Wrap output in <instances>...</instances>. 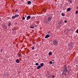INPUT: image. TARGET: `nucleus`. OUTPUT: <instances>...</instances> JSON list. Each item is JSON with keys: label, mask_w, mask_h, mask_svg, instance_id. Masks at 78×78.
<instances>
[{"label": "nucleus", "mask_w": 78, "mask_h": 78, "mask_svg": "<svg viewBox=\"0 0 78 78\" xmlns=\"http://www.w3.org/2000/svg\"><path fill=\"white\" fill-rule=\"evenodd\" d=\"M63 68L64 69L63 70V73H62V75H64L65 76H66L67 75V73H70V69H69L68 70V69H67V66L66 65H65Z\"/></svg>", "instance_id": "f257e3e1"}, {"label": "nucleus", "mask_w": 78, "mask_h": 78, "mask_svg": "<svg viewBox=\"0 0 78 78\" xmlns=\"http://www.w3.org/2000/svg\"><path fill=\"white\" fill-rule=\"evenodd\" d=\"M53 43L54 45H58V41L56 39H55L53 40Z\"/></svg>", "instance_id": "f03ea898"}, {"label": "nucleus", "mask_w": 78, "mask_h": 78, "mask_svg": "<svg viewBox=\"0 0 78 78\" xmlns=\"http://www.w3.org/2000/svg\"><path fill=\"white\" fill-rule=\"evenodd\" d=\"M59 23L60 24V25L61 24V25H63L64 23L63 20H61L59 22Z\"/></svg>", "instance_id": "7ed1b4c3"}, {"label": "nucleus", "mask_w": 78, "mask_h": 78, "mask_svg": "<svg viewBox=\"0 0 78 78\" xmlns=\"http://www.w3.org/2000/svg\"><path fill=\"white\" fill-rule=\"evenodd\" d=\"M50 37V35H48V34L45 36V39H47V37Z\"/></svg>", "instance_id": "20e7f679"}, {"label": "nucleus", "mask_w": 78, "mask_h": 78, "mask_svg": "<svg viewBox=\"0 0 78 78\" xmlns=\"http://www.w3.org/2000/svg\"><path fill=\"white\" fill-rule=\"evenodd\" d=\"M31 18V16L29 15L28 16H27V20H28V19H30Z\"/></svg>", "instance_id": "39448f33"}, {"label": "nucleus", "mask_w": 78, "mask_h": 78, "mask_svg": "<svg viewBox=\"0 0 78 78\" xmlns=\"http://www.w3.org/2000/svg\"><path fill=\"white\" fill-rule=\"evenodd\" d=\"M16 61L17 63H19V62H20V60L19 59H17L16 60Z\"/></svg>", "instance_id": "423d86ee"}, {"label": "nucleus", "mask_w": 78, "mask_h": 78, "mask_svg": "<svg viewBox=\"0 0 78 78\" xmlns=\"http://www.w3.org/2000/svg\"><path fill=\"white\" fill-rule=\"evenodd\" d=\"M71 10V8H68L67 9V12H69V11H70Z\"/></svg>", "instance_id": "0eeeda50"}, {"label": "nucleus", "mask_w": 78, "mask_h": 78, "mask_svg": "<svg viewBox=\"0 0 78 78\" xmlns=\"http://www.w3.org/2000/svg\"><path fill=\"white\" fill-rule=\"evenodd\" d=\"M40 68H41V66H39L37 67V69H40Z\"/></svg>", "instance_id": "6e6552de"}, {"label": "nucleus", "mask_w": 78, "mask_h": 78, "mask_svg": "<svg viewBox=\"0 0 78 78\" xmlns=\"http://www.w3.org/2000/svg\"><path fill=\"white\" fill-rule=\"evenodd\" d=\"M44 66V63H41L40 64V66L41 67H43Z\"/></svg>", "instance_id": "1a4fd4ad"}, {"label": "nucleus", "mask_w": 78, "mask_h": 78, "mask_svg": "<svg viewBox=\"0 0 78 78\" xmlns=\"http://www.w3.org/2000/svg\"><path fill=\"white\" fill-rule=\"evenodd\" d=\"M48 55L49 56H50V55H52V52H49Z\"/></svg>", "instance_id": "9d476101"}, {"label": "nucleus", "mask_w": 78, "mask_h": 78, "mask_svg": "<svg viewBox=\"0 0 78 78\" xmlns=\"http://www.w3.org/2000/svg\"><path fill=\"white\" fill-rule=\"evenodd\" d=\"M27 3L28 5H30V4H31V2L30 1H28Z\"/></svg>", "instance_id": "9b49d317"}, {"label": "nucleus", "mask_w": 78, "mask_h": 78, "mask_svg": "<svg viewBox=\"0 0 78 78\" xmlns=\"http://www.w3.org/2000/svg\"><path fill=\"white\" fill-rule=\"evenodd\" d=\"M51 19H52L51 18H50V17H49L48 19V20H49V21H50L51 20Z\"/></svg>", "instance_id": "f8f14e48"}, {"label": "nucleus", "mask_w": 78, "mask_h": 78, "mask_svg": "<svg viewBox=\"0 0 78 78\" xmlns=\"http://www.w3.org/2000/svg\"><path fill=\"white\" fill-rule=\"evenodd\" d=\"M30 28H34V26H32V25L30 26Z\"/></svg>", "instance_id": "ddd939ff"}, {"label": "nucleus", "mask_w": 78, "mask_h": 78, "mask_svg": "<svg viewBox=\"0 0 78 78\" xmlns=\"http://www.w3.org/2000/svg\"><path fill=\"white\" fill-rule=\"evenodd\" d=\"M61 15L62 16H63V17L65 16V14H64V13H62Z\"/></svg>", "instance_id": "4468645a"}, {"label": "nucleus", "mask_w": 78, "mask_h": 78, "mask_svg": "<svg viewBox=\"0 0 78 78\" xmlns=\"http://www.w3.org/2000/svg\"><path fill=\"white\" fill-rule=\"evenodd\" d=\"M18 57H20L21 56V54H19L17 55Z\"/></svg>", "instance_id": "2eb2a0df"}, {"label": "nucleus", "mask_w": 78, "mask_h": 78, "mask_svg": "<svg viewBox=\"0 0 78 78\" xmlns=\"http://www.w3.org/2000/svg\"><path fill=\"white\" fill-rule=\"evenodd\" d=\"M15 17H16V15H15V16H13L12 17V19H14Z\"/></svg>", "instance_id": "dca6fc26"}, {"label": "nucleus", "mask_w": 78, "mask_h": 78, "mask_svg": "<svg viewBox=\"0 0 78 78\" xmlns=\"http://www.w3.org/2000/svg\"><path fill=\"white\" fill-rule=\"evenodd\" d=\"M31 48H32V50H34V46H32Z\"/></svg>", "instance_id": "f3484780"}, {"label": "nucleus", "mask_w": 78, "mask_h": 78, "mask_svg": "<svg viewBox=\"0 0 78 78\" xmlns=\"http://www.w3.org/2000/svg\"><path fill=\"white\" fill-rule=\"evenodd\" d=\"M35 65L36 66H38V65H39V63H35Z\"/></svg>", "instance_id": "a211bd4d"}, {"label": "nucleus", "mask_w": 78, "mask_h": 78, "mask_svg": "<svg viewBox=\"0 0 78 78\" xmlns=\"http://www.w3.org/2000/svg\"><path fill=\"white\" fill-rule=\"evenodd\" d=\"M11 22L9 23L8 26H10V25H11Z\"/></svg>", "instance_id": "6ab92c4d"}, {"label": "nucleus", "mask_w": 78, "mask_h": 78, "mask_svg": "<svg viewBox=\"0 0 78 78\" xmlns=\"http://www.w3.org/2000/svg\"><path fill=\"white\" fill-rule=\"evenodd\" d=\"M78 10H76V14H78Z\"/></svg>", "instance_id": "aec40b11"}, {"label": "nucleus", "mask_w": 78, "mask_h": 78, "mask_svg": "<svg viewBox=\"0 0 78 78\" xmlns=\"http://www.w3.org/2000/svg\"><path fill=\"white\" fill-rule=\"evenodd\" d=\"M49 64H52V62L50 61L49 62Z\"/></svg>", "instance_id": "412c9836"}, {"label": "nucleus", "mask_w": 78, "mask_h": 78, "mask_svg": "<svg viewBox=\"0 0 78 78\" xmlns=\"http://www.w3.org/2000/svg\"><path fill=\"white\" fill-rule=\"evenodd\" d=\"M25 17H24V16L23 17V18H22V19H23V20H25Z\"/></svg>", "instance_id": "4be33fe9"}, {"label": "nucleus", "mask_w": 78, "mask_h": 78, "mask_svg": "<svg viewBox=\"0 0 78 78\" xmlns=\"http://www.w3.org/2000/svg\"><path fill=\"white\" fill-rule=\"evenodd\" d=\"M15 16H16V17H18V16H19V15L17 14H16Z\"/></svg>", "instance_id": "5701e85b"}, {"label": "nucleus", "mask_w": 78, "mask_h": 78, "mask_svg": "<svg viewBox=\"0 0 78 78\" xmlns=\"http://www.w3.org/2000/svg\"><path fill=\"white\" fill-rule=\"evenodd\" d=\"M72 0H71L69 1L70 3H72Z\"/></svg>", "instance_id": "b1692460"}, {"label": "nucleus", "mask_w": 78, "mask_h": 78, "mask_svg": "<svg viewBox=\"0 0 78 78\" xmlns=\"http://www.w3.org/2000/svg\"><path fill=\"white\" fill-rule=\"evenodd\" d=\"M67 20H65L64 21V23H67Z\"/></svg>", "instance_id": "393cba45"}, {"label": "nucleus", "mask_w": 78, "mask_h": 78, "mask_svg": "<svg viewBox=\"0 0 78 78\" xmlns=\"http://www.w3.org/2000/svg\"><path fill=\"white\" fill-rule=\"evenodd\" d=\"M34 23H33L32 24V27H33V26H34Z\"/></svg>", "instance_id": "a878e982"}, {"label": "nucleus", "mask_w": 78, "mask_h": 78, "mask_svg": "<svg viewBox=\"0 0 78 78\" xmlns=\"http://www.w3.org/2000/svg\"><path fill=\"white\" fill-rule=\"evenodd\" d=\"M76 32L77 33H78V30H76Z\"/></svg>", "instance_id": "bb28decb"}, {"label": "nucleus", "mask_w": 78, "mask_h": 78, "mask_svg": "<svg viewBox=\"0 0 78 78\" xmlns=\"http://www.w3.org/2000/svg\"><path fill=\"white\" fill-rule=\"evenodd\" d=\"M55 77V76H53L52 78H54Z\"/></svg>", "instance_id": "cd10ccee"}, {"label": "nucleus", "mask_w": 78, "mask_h": 78, "mask_svg": "<svg viewBox=\"0 0 78 78\" xmlns=\"http://www.w3.org/2000/svg\"><path fill=\"white\" fill-rule=\"evenodd\" d=\"M49 33H50V32H48L47 33V34H49Z\"/></svg>", "instance_id": "c85d7f7f"}, {"label": "nucleus", "mask_w": 78, "mask_h": 78, "mask_svg": "<svg viewBox=\"0 0 78 78\" xmlns=\"http://www.w3.org/2000/svg\"><path fill=\"white\" fill-rule=\"evenodd\" d=\"M35 26H36V27H37V25H36L35 24Z\"/></svg>", "instance_id": "c756f323"}, {"label": "nucleus", "mask_w": 78, "mask_h": 78, "mask_svg": "<svg viewBox=\"0 0 78 78\" xmlns=\"http://www.w3.org/2000/svg\"><path fill=\"white\" fill-rule=\"evenodd\" d=\"M35 44V42H34V43H33V44Z\"/></svg>", "instance_id": "7c9ffc66"}, {"label": "nucleus", "mask_w": 78, "mask_h": 78, "mask_svg": "<svg viewBox=\"0 0 78 78\" xmlns=\"http://www.w3.org/2000/svg\"><path fill=\"white\" fill-rule=\"evenodd\" d=\"M76 9H78V7H76Z\"/></svg>", "instance_id": "2f4dec72"}, {"label": "nucleus", "mask_w": 78, "mask_h": 78, "mask_svg": "<svg viewBox=\"0 0 78 78\" xmlns=\"http://www.w3.org/2000/svg\"><path fill=\"white\" fill-rule=\"evenodd\" d=\"M1 52H2V51H3V50H1Z\"/></svg>", "instance_id": "473e14b6"}, {"label": "nucleus", "mask_w": 78, "mask_h": 78, "mask_svg": "<svg viewBox=\"0 0 78 78\" xmlns=\"http://www.w3.org/2000/svg\"><path fill=\"white\" fill-rule=\"evenodd\" d=\"M25 17H27V15L25 16Z\"/></svg>", "instance_id": "72a5a7b5"}, {"label": "nucleus", "mask_w": 78, "mask_h": 78, "mask_svg": "<svg viewBox=\"0 0 78 78\" xmlns=\"http://www.w3.org/2000/svg\"><path fill=\"white\" fill-rule=\"evenodd\" d=\"M68 0V2H69L70 1V0Z\"/></svg>", "instance_id": "f704fd0d"}, {"label": "nucleus", "mask_w": 78, "mask_h": 78, "mask_svg": "<svg viewBox=\"0 0 78 78\" xmlns=\"http://www.w3.org/2000/svg\"><path fill=\"white\" fill-rule=\"evenodd\" d=\"M16 11H18V10H17V9H16Z\"/></svg>", "instance_id": "c9c22d12"}, {"label": "nucleus", "mask_w": 78, "mask_h": 78, "mask_svg": "<svg viewBox=\"0 0 78 78\" xmlns=\"http://www.w3.org/2000/svg\"><path fill=\"white\" fill-rule=\"evenodd\" d=\"M44 10H45V9H44Z\"/></svg>", "instance_id": "e433bc0d"}, {"label": "nucleus", "mask_w": 78, "mask_h": 78, "mask_svg": "<svg viewBox=\"0 0 78 78\" xmlns=\"http://www.w3.org/2000/svg\"><path fill=\"white\" fill-rule=\"evenodd\" d=\"M52 61H54V60H52Z\"/></svg>", "instance_id": "4c0bfd02"}, {"label": "nucleus", "mask_w": 78, "mask_h": 78, "mask_svg": "<svg viewBox=\"0 0 78 78\" xmlns=\"http://www.w3.org/2000/svg\"><path fill=\"white\" fill-rule=\"evenodd\" d=\"M43 11H44V10H43Z\"/></svg>", "instance_id": "58836bf2"}, {"label": "nucleus", "mask_w": 78, "mask_h": 78, "mask_svg": "<svg viewBox=\"0 0 78 78\" xmlns=\"http://www.w3.org/2000/svg\"><path fill=\"white\" fill-rule=\"evenodd\" d=\"M78 66V65H76V66Z\"/></svg>", "instance_id": "ea45409f"}, {"label": "nucleus", "mask_w": 78, "mask_h": 78, "mask_svg": "<svg viewBox=\"0 0 78 78\" xmlns=\"http://www.w3.org/2000/svg\"><path fill=\"white\" fill-rule=\"evenodd\" d=\"M19 72V73H20V72Z\"/></svg>", "instance_id": "a19ab883"}, {"label": "nucleus", "mask_w": 78, "mask_h": 78, "mask_svg": "<svg viewBox=\"0 0 78 78\" xmlns=\"http://www.w3.org/2000/svg\"><path fill=\"white\" fill-rule=\"evenodd\" d=\"M73 2H74V1H73Z\"/></svg>", "instance_id": "79ce46f5"}]
</instances>
